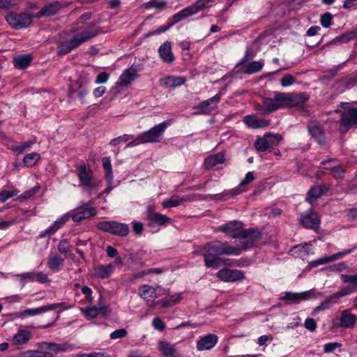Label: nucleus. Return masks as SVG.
<instances>
[{
  "label": "nucleus",
  "mask_w": 357,
  "mask_h": 357,
  "mask_svg": "<svg viewBox=\"0 0 357 357\" xmlns=\"http://www.w3.org/2000/svg\"><path fill=\"white\" fill-rule=\"evenodd\" d=\"M244 123L249 128L259 129L267 128L270 125V120L259 119L254 115H247L243 119Z\"/></svg>",
  "instance_id": "28"
},
{
  "label": "nucleus",
  "mask_w": 357,
  "mask_h": 357,
  "mask_svg": "<svg viewBox=\"0 0 357 357\" xmlns=\"http://www.w3.org/2000/svg\"><path fill=\"white\" fill-rule=\"evenodd\" d=\"M36 142V139L34 137L27 142L22 143V144H20L19 146H15V148L13 149V150L19 153H22L26 149H29Z\"/></svg>",
  "instance_id": "56"
},
{
  "label": "nucleus",
  "mask_w": 357,
  "mask_h": 357,
  "mask_svg": "<svg viewBox=\"0 0 357 357\" xmlns=\"http://www.w3.org/2000/svg\"><path fill=\"white\" fill-rule=\"evenodd\" d=\"M32 60L31 54H20L13 58V63L16 69L24 70L28 68Z\"/></svg>",
  "instance_id": "37"
},
{
  "label": "nucleus",
  "mask_w": 357,
  "mask_h": 357,
  "mask_svg": "<svg viewBox=\"0 0 357 357\" xmlns=\"http://www.w3.org/2000/svg\"><path fill=\"white\" fill-rule=\"evenodd\" d=\"M96 212L94 208L88 204H84L77 207L75 210L70 211L68 214L74 222H79L83 219L89 218L96 215Z\"/></svg>",
  "instance_id": "19"
},
{
  "label": "nucleus",
  "mask_w": 357,
  "mask_h": 357,
  "mask_svg": "<svg viewBox=\"0 0 357 357\" xmlns=\"http://www.w3.org/2000/svg\"><path fill=\"white\" fill-rule=\"evenodd\" d=\"M186 79L182 76H168L160 79V84L166 88H174L185 84Z\"/></svg>",
  "instance_id": "36"
},
{
  "label": "nucleus",
  "mask_w": 357,
  "mask_h": 357,
  "mask_svg": "<svg viewBox=\"0 0 357 357\" xmlns=\"http://www.w3.org/2000/svg\"><path fill=\"white\" fill-rule=\"evenodd\" d=\"M158 348L164 357H181V354L176 348L175 344L169 342L159 341Z\"/></svg>",
  "instance_id": "23"
},
{
  "label": "nucleus",
  "mask_w": 357,
  "mask_h": 357,
  "mask_svg": "<svg viewBox=\"0 0 357 357\" xmlns=\"http://www.w3.org/2000/svg\"><path fill=\"white\" fill-rule=\"evenodd\" d=\"M77 174L79 181V185L85 190L89 191L92 188V170L86 167V165H79L77 167Z\"/></svg>",
  "instance_id": "16"
},
{
  "label": "nucleus",
  "mask_w": 357,
  "mask_h": 357,
  "mask_svg": "<svg viewBox=\"0 0 357 357\" xmlns=\"http://www.w3.org/2000/svg\"><path fill=\"white\" fill-rule=\"evenodd\" d=\"M132 227L134 234L137 236L142 235L144 231V225L141 222L138 221H132Z\"/></svg>",
  "instance_id": "62"
},
{
  "label": "nucleus",
  "mask_w": 357,
  "mask_h": 357,
  "mask_svg": "<svg viewBox=\"0 0 357 357\" xmlns=\"http://www.w3.org/2000/svg\"><path fill=\"white\" fill-rule=\"evenodd\" d=\"M57 248L60 253L67 255L72 252L73 247L68 239H62L59 241Z\"/></svg>",
  "instance_id": "51"
},
{
  "label": "nucleus",
  "mask_w": 357,
  "mask_h": 357,
  "mask_svg": "<svg viewBox=\"0 0 357 357\" xmlns=\"http://www.w3.org/2000/svg\"><path fill=\"white\" fill-rule=\"evenodd\" d=\"M17 357H53V356L50 352L41 350H28L20 353Z\"/></svg>",
  "instance_id": "44"
},
{
  "label": "nucleus",
  "mask_w": 357,
  "mask_h": 357,
  "mask_svg": "<svg viewBox=\"0 0 357 357\" xmlns=\"http://www.w3.org/2000/svg\"><path fill=\"white\" fill-rule=\"evenodd\" d=\"M216 1L217 0H197L192 3V6L197 13L205 8L211 7L215 3Z\"/></svg>",
  "instance_id": "49"
},
{
  "label": "nucleus",
  "mask_w": 357,
  "mask_h": 357,
  "mask_svg": "<svg viewBox=\"0 0 357 357\" xmlns=\"http://www.w3.org/2000/svg\"><path fill=\"white\" fill-rule=\"evenodd\" d=\"M225 162V155L220 152L208 156L204 161L203 167L207 170L212 169L214 167Z\"/></svg>",
  "instance_id": "32"
},
{
  "label": "nucleus",
  "mask_w": 357,
  "mask_h": 357,
  "mask_svg": "<svg viewBox=\"0 0 357 357\" xmlns=\"http://www.w3.org/2000/svg\"><path fill=\"white\" fill-rule=\"evenodd\" d=\"M40 159V155L36 152L26 154L23 158V163L25 167H31L34 166Z\"/></svg>",
  "instance_id": "45"
},
{
  "label": "nucleus",
  "mask_w": 357,
  "mask_h": 357,
  "mask_svg": "<svg viewBox=\"0 0 357 357\" xmlns=\"http://www.w3.org/2000/svg\"><path fill=\"white\" fill-rule=\"evenodd\" d=\"M158 54L161 60L165 63L172 64L175 60L171 43L169 41H165L159 47Z\"/></svg>",
  "instance_id": "26"
},
{
  "label": "nucleus",
  "mask_w": 357,
  "mask_h": 357,
  "mask_svg": "<svg viewBox=\"0 0 357 357\" xmlns=\"http://www.w3.org/2000/svg\"><path fill=\"white\" fill-rule=\"evenodd\" d=\"M352 128H357V107H349L340 115V131L346 133Z\"/></svg>",
  "instance_id": "6"
},
{
  "label": "nucleus",
  "mask_w": 357,
  "mask_h": 357,
  "mask_svg": "<svg viewBox=\"0 0 357 357\" xmlns=\"http://www.w3.org/2000/svg\"><path fill=\"white\" fill-rule=\"evenodd\" d=\"M195 14H197V12L192 4L175 13L171 18H169L170 26H173L183 20Z\"/></svg>",
  "instance_id": "30"
},
{
  "label": "nucleus",
  "mask_w": 357,
  "mask_h": 357,
  "mask_svg": "<svg viewBox=\"0 0 357 357\" xmlns=\"http://www.w3.org/2000/svg\"><path fill=\"white\" fill-rule=\"evenodd\" d=\"M255 176L252 172H249L245 174V176L243 180L240 183L238 188L237 189L231 190L229 193H230L232 196L238 195L242 193L243 192L246 191L247 190L245 188V186L249 183H250L252 181H254Z\"/></svg>",
  "instance_id": "40"
},
{
  "label": "nucleus",
  "mask_w": 357,
  "mask_h": 357,
  "mask_svg": "<svg viewBox=\"0 0 357 357\" xmlns=\"http://www.w3.org/2000/svg\"><path fill=\"white\" fill-rule=\"evenodd\" d=\"M341 280L344 283L351 284V287L357 288V274L356 275H341Z\"/></svg>",
  "instance_id": "57"
},
{
  "label": "nucleus",
  "mask_w": 357,
  "mask_h": 357,
  "mask_svg": "<svg viewBox=\"0 0 357 357\" xmlns=\"http://www.w3.org/2000/svg\"><path fill=\"white\" fill-rule=\"evenodd\" d=\"M326 169L329 170L336 180L342 178L345 173V170L341 165H336L331 168L326 167Z\"/></svg>",
  "instance_id": "54"
},
{
  "label": "nucleus",
  "mask_w": 357,
  "mask_h": 357,
  "mask_svg": "<svg viewBox=\"0 0 357 357\" xmlns=\"http://www.w3.org/2000/svg\"><path fill=\"white\" fill-rule=\"evenodd\" d=\"M243 224L242 222L238 220L229 221L225 224L220 225L218 229V231L224 233L225 234L232 237L233 238H239Z\"/></svg>",
  "instance_id": "18"
},
{
  "label": "nucleus",
  "mask_w": 357,
  "mask_h": 357,
  "mask_svg": "<svg viewBox=\"0 0 357 357\" xmlns=\"http://www.w3.org/2000/svg\"><path fill=\"white\" fill-rule=\"evenodd\" d=\"M64 259L56 252H50L47 262V267L52 271H58L63 266Z\"/></svg>",
  "instance_id": "35"
},
{
  "label": "nucleus",
  "mask_w": 357,
  "mask_h": 357,
  "mask_svg": "<svg viewBox=\"0 0 357 357\" xmlns=\"http://www.w3.org/2000/svg\"><path fill=\"white\" fill-rule=\"evenodd\" d=\"M333 15L331 13L326 12L321 15L320 22L323 27L328 28L332 24Z\"/></svg>",
  "instance_id": "59"
},
{
  "label": "nucleus",
  "mask_w": 357,
  "mask_h": 357,
  "mask_svg": "<svg viewBox=\"0 0 357 357\" xmlns=\"http://www.w3.org/2000/svg\"><path fill=\"white\" fill-rule=\"evenodd\" d=\"M117 254V250L113 248V258L115 257L113 262V266L122 267L123 265V261L126 259H128V260H130L131 261H134V256L132 254H130L128 257L125 256L123 259L121 257H116Z\"/></svg>",
  "instance_id": "52"
},
{
  "label": "nucleus",
  "mask_w": 357,
  "mask_h": 357,
  "mask_svg": "<svg viewBox=\"0 0 357 357\" xmlns=\"http://www.w3.org/2000/svg\"><path fill=\"white\" fill-rule=\"evenodd\" d=\"M31 338V333L25 329L20 328L13 337L11 342L13 345L21 346L26 344Z\"/></svg>",
  "instance_id": "33"
},
{
  "label": "nucleus",
  "mask_w": 357,
  "mask_h": 357,
  "mask_svg": "<svg viewBox=\"0 0 357 357\" xmlns=\"http://www.w3.org/2000/svg\"><path fill=\"white\" fill-rule=\"evenodd\" d=\"M329 188L325 185H317L310 188L308 191L305 200L310 204H313L317 199L324 195Z\"/></svg>",
  "instance_id": "29"
},
{
  "label": "nucleus",
  "mask_w": 357,
  "mask_h": 357,
  "mask_svg": "<svg viewBox=\"0 0 357 357\" xmlns=\"http://www.w3.org/2000/svg\"><path fill=\"white\" fill-rule=\"evenodd\" d=\"M357 291V288L351 286H345L340 291L334 293L324 301H322L319 306L317 307V310H322L329 308L333 304L337 303V301L345 296L349 295L352 293Z\"/></svg>",
  "instance_id": "9"
},
{
  "label": "nucleus",
  "mask_w": 357,
  "mask_h": 357,
  "mask_svg": "<svg viewBox=\"0 0 357 357\" xmlns=\"http://www.w3.org/2000/svg\"><path fill=\"white\" fill-rule=\"evenodd\" d=\"M35 271L26 272L20 274H17L16 277H17L20 281L22 283V285H25L26 281L35 282Z\"/></svg>",
  "instance_id": "55"
},
{
  "label": "nucleus",
  "mask_w": 357,
  "mask_h": 357,
  "mask_svg": "<svg viewBox=\"0 0 357 357\" xmlns=\"http://www.w3.org/2000/svg\"><path fill=\"white\" fill-rule=\"evenodd\" d=\"M283 92L274 91L273 97H264L261 105L256 107V109L263 114H269L278 109H284Z\"/></svg>",
  "instance_id": "5"
},
{
  "label": "nucleus",
  "mask_w": 357,
  "mask_h": 357,
  "mask_svg": "<svg viewBox=\"0 0 357 357\" xmlns=\"http://www.w3.org/2000/svg\"><path fill=\"white\" fill-rule=\"evenodd\" d=\"M296 81V78L291 75H285L281 79H280V84L283 87H287L289 86L292 85Z\"/></svg>",
  "instance_id": "61"
},
{
  "label": "nucleus",
  "mask_w": 357,
  "mask_h": 357,
  "mask_svg": "<svg viewBox=\"0 0 357 357\" xmlns=\"http://www.w3.org/2000/svg\"><path fill=\"white\" fill-rule=\"evenodd\" d=\"M307 130L318 144L323 145L326 142V136L324 128L317 121H310L307 125Z\"/></svg>",
  "instance_id": "20"
},
{
  "label": "nucleus",
  "mask_w": 357,
  "mask_h": 357,
  "mask_svg": "<svg viewBox=\"0 0 357 357\" xmlns=\"http://www.w3.org/2000/svg\"><path fill=\"white\" fill-rule=\"evenodd\" d=\"M98 32L94 28V24H90L85 30L75 35L69 40H66L58 45L57 52L59 54H66L80 44L89 40L97 35Z\"/></svg>",
  "instance_id": "2"
},
{
  "label": "nucleus",
  "mask_w": 357,
  "mask_h": 357,
  "mask_svg": "<svg viewBox=\"0 0 357 357\" xmlns=\"http://www.w3.org/2000/svg\"><path fill=\"white\" fill-rule=\"evenodd\" d=\"M309 294L307 291L301 293L286 292L284 296L281 297V299L288 301L289 303H298L301 301L307 299Z\"/></svg>",
  "instance_id": "38"
},
{
  "label": "nucleus",
  "mask_w": 357,
  "mask_h": 357,
  "mask_svg": "<svg viewBox=\"0 0 357 357\" xmlns=\"http://www.w3.org/2000/svg\"><path fill=\"white\" fill-rule=\"evenodd\" d=\"M264 137L273 151L274 150V147L278 146L282 139V137L280 134H273L271 132H266L264 135Z\"/></svg>",
  "instance_id": "48"
},
{
  "label": "nucleus",
  "mask_w": 357,
  "mask_h": 357,
  "mask_svg": "<svg viewBox=\"0 0 357 357\" xmlns=\"http://www.w3.org/2000/svg\"><path fill=\"white\" fill-rule=\"evenodd\" d=\"M264 63L259 61H255L246 65L243 72L246 74L251 75L256 73L261 70Z\"/></svg>",
  "instance_id": "46"
},
{
  "label": "nucleus",
  "mask_w": 357,
  "mask_h": 357,
  "mask_svg": "<svg viewBox=\"0 0 357 357\" xmlns=\"http://www.w3.org/2000/svg\"><path fill=\"white\" fill-rule=\"evenodd\" d=\"M153 328L160 332L163 331L165 328V322L160 317H155L152 321Z\"/></svg>",
  "instance_id": "63"
},
{
  "label": "nucleus",
  "mask_w": 357,
  "mask_h": 357,
  "mask_svg": "<svg viewBox=\"0 0 357 357\" xmlns=\"http://www.w3.org/2000/svg\"><path fill=\"white\" fill-rule=\"evenodd\" d=\"M138 294L141 298L144 299L149 306H159L160 304H156L157 301L155 299L158 298L155 292V289L149 285L143 284L139 287Z\"/></svg>",
  "instance_id": "21"
},
{
  "label": "nucleus",
  "mask_w": 357,
  "mask_h": 357,
  "mask_svg": "<svg viewBox=\"0 0 357 357\" xmlns=\"http://www.w3.org/2000/svg\"><path fill=\"white\" fill-rule=\"evenodd\" d=\"M254 145L256 150L259 152L271 153L273 151L264 135L262 137H257Z\"/></svg>",
  "instance_id": "42"
},
{
  "label": "nucleus",
  "mask_w": 357,
  "mask_h": 357,
  "mask_svg": "<svg viewBox=\"0 0 357 357\" xmlns=\"http://www.w3.org/2000/svg\"><path fill=\"white\" fill-rule=\"evenodd\" d=\"M68 220L67 215H63L60 218L55 220L49 227L40 232V238H44L46 236L52 235L56 233Z\"/></svg>",
  "instance_id": "31"
},
{
  "label": "nucleus",
  "mask_w": 357,
  "mask_h": 357,
  "mask_svg": "<svg viewBox=\"0 0 357 357\" xmlns=\"http://www.w3.org/2000/svg\"><path fill=\"white\" fill-rule=\"evenodd\" d=\"M5 20L12 29L20 30L26 29L31 25L33 15L28 12L10 11L5 16Z\"/></svg>",
  "instance_id": "4"
},
{
  "label": "nucleus",
  "mask_w": 357,
  "mask_h": 357,
  "mask_svg": "<svg viewBox=\"0 0 357 357\" xmlns=\"http://www.w3.org/2000/svg\"><path fill=\"white\" fill-rule=\"evenodd\" d=\"M102 167L105 172V176L107 181L110 183L112 180V165L109 157H105L102 160Z\"/></svg>",
  "instance_id": "53"
},
{
  "label": "nucleus",
  "mask_w": 357,
  "mask_h": 357,
  "mask_svg": "<svg viewBox=\"0 0 357 357\" xmlns=\"http://www.w3.org/2000/svg\"><path fill=\"white\" fill-rule=\"evenodd\" d=\"M187 201H188V199H186L185 197L175 198L173 197L169 199L164 200L162 202V206L163 208L176 207Z\"/></svg>",
  "instance_id": "47"
},
{
  "label": "nucleus",
  "mask_w": 357,
  "mask_h": 357,
  "mask_svg": "<svg viewBox=\"0 0 357 357\" xmlns=\"http://www.w3.org/2000/svg\"><path fill=\"white\" fill-rule=\"evenodd\" d=\"M35 282L38 283L44 284L50 282L48 276L47 274L43 273V271L36 272L35 275Z\"/></svg>",
  "instance_id": "64"
},
{
  "label": "nucleus",
  "mask_w": 357,
  "mask_h": 357,
  "mask_svg": "<svg viewBox=\"0 0 357 357\" xmlns=\"http://www.w3.org/2000/svg\"><path fill=\"white\" fill-rule=\"evenodd\" d=\"M195 253L204 257V266L206 268H218L225 264V260L220 258V256H238L241 254V249L239 246L231 245L227 241L222 242L215 240L205 243Z\"/></svg>",
  "instance_id": "1"
},
{
  "label": "nucleus",
  "mask_w": 357,
  "mask_h": 357,
  "mask_svg": "<svg viewBox=\"0 0 357 357\" xmlns=\"http://www.w3.org/2000/svg\"><path fill=\"white\" fill-rule=\"evenodd\" d=\"M223 93L220 92L212 98L200 102L193 107L194 114H210L218 108V104L221 100Z\"/></svg>",
  "instance_id": "7"
},
{
  "label": "nucleus",
  "mask_w": 357,
  "mask_h": 357,
  "mask_svg": "<svg viewBox=\"0 0 357 357\" xmlns=\"http://www.w3.org/2000/svg\"><path fill=\"white\" fill-rule=\"evenodd\" d=\"M38 346V348L40 349H47L55 354H58L60 352H66L68 351H72L73 349V345L68 343L56 344L50 342H43L39 343Z\"/></svg>",
  "instance_id": "22"
},
{
  "label": "nucleus",
  "mask_w": 357,
  "mask_h": 357,
  "mask_svg": "<svg viewBox=\"0 0 357 357\" xmlns=\"http://www.w3.org/2000/svg\"><path fill=\"white\" fill-rule=\"evenodd\" d=\"M331 261V259H330L329 256L321 257L316 260L310 261L307 265V268L311 269V268L318 266L319 265L325 264H327Z\"/></svg>",
  "instance_id": "58"
},
{
  "label": "nucleus",
  "mask_w": 357,
  "mask_h": 357,
  "mask_svg": "<svg viewBox=\"0 0 357 357\" xmlns=\"http://www.w3.org/2000/svg\"><path fill=\"white\" fill-rule=\"evenodd\" d=\"M301 222L307 229L317 230L319 228L320 219L316 212L310 211L301 216Z\"/></svg>",
  "instance_id": "25"
},
{
  "label": "nucleus",
  "mask_w": 357,
  "mask_h": 357,
  "mask_svg": "<svg viewBox=\"0 0 357 357\" xmlns=\"http://www.w3.org/2000/svg\"><path fill=\"white\" fill-rule=\"evenodd\" d=\"M130 231L128 225L113 221V235L126 236Z\"/></svg>",
  "instance_id": "43"
},
{
  "label": "nucleus",
  "mask_w": 357,
  "mask_h": 357,
  "mask_svg": "<svg viewBox=\"0 0 357 357\" xmlns=\"http://www.w3.org/2000/svg\"><path fill=\"white\" fill-rule=\"evenodd\" d=\"M167 2L162 0H150L147 3L148 8H154L156 9H163L166 7Z\"/></svg>",
  "instance_id": "60"
},
{
  "label": "nucleus",
  "mask_w": 357,
  "mask_h": 357,
  "mask_svg": "<svg viewBox=\"0 0 357 357\" xmlns=\"http://www.w3.org/2000/svg\"><path fill=\"white\" fill-rule=\"evenodd\" d=\"M59 307H63L61 311L70 308V307L68 306L66 303L48 304L36 308L24 310L19 314L18 317L21 319H24L26 317L36 316L48 311L56 310Z\"/></svg>",
  "instance_id": "8"
},
{
  "label": "nucleus",
  "mask_w": 357,
  "mask_h": 357,
  "mask_svg": "<svg viewBox=\"0 0 357 357\" xmlns=\"http://www.w3.org/2000/svg\"><path fill=\"white\" fill-rule=\"evenodd\" d=\"M181 301V295L179 293L171 296L169 298H166L157 301L156 304H160V308H167L175 305Z\"/></svg>",
  "instance_id": "41"
},
{
  "label": "nucleus",
  "mask_w": 357,
  "mask_h": 357,
  "mask_svg": "<svg viewBox=\"0 0 357 357\" xmlns=\"http://www.w3.org/2000/svg\"><path fill=\"white\" fill-rule=\"evenodd\" d=\"M61 8V4L59 1H54L47 3L41 8L40 11L37 13V17H52L59 13Z\"/></svg>",
  "instance_id": "27"
},
{
  "label": "nucleus",
  "mask_w": 357,
  "mask_h": 357,
  "mask_svg": "<svg viewBox=\"0 0 357 357\" xmlns=\"http://www.w3.org/2000/svg\"><path fill=\"white\" fill-rule=\"evenodd\" d=\"M146 217L149 220V227H154L156 226H164L171 222V219L155 211V207L153 204L147 207Z\"/></svg>",
  "instance_id": "14"
},
{
  "label": "nucleus",
  "mask_w": 357,
  "mask_h": 357,
  "mask_svg": "<svg viewBox=\"0 0 357 357\" xmlns=\"http://www.w3.org/2000/svg\"><path fill=\"white\" fill-rule=\"evenodd\" d=\"M284 109L301 107L309 100L306 93H286L283 92Z\"/></svg>",
  "instance_id": "13"
},
{
  "label": "nucleus",
  "mask_w": 357,
  "mask_h": 357,
  "mask_svg": "<svg viewBox=\"0 0 357 357\" xmlns=\"http://www.w3.org/2000/svg\"><path fill=\"white\" fill-rule=\"evenodd\" d=\"M239 239L242 240L241 248L242 250H245L252 247L257 241L261 238L262 234L257 229H248L241 230Z\"/></svg>",
  "instance_id": "11"
},
{
  "label": "nucleus",
  "mask_w": 357,
  "mask_h": 357,
  "mask_svg": "<svg viewBox=\"0 0 357 357\" xmlns=\"http://www.w3.org/2000/svg\"><path fill=\"white\" fill-rule=\"evenodd\" d=\"M112 272V264L97 265L93 268V275L96 278L105 279L109 276Z\"/></svg>",
  "instance_id": "39"
},
{
  "label": "nucleus",
  "mask_w": 357,
  "mask_h": 357,
  "mask_svg": "<svg viewBox=\"0 0 357 357\" xmlns=\"http://www.w3.org/2000/svg\"><path fill=\"white\" fill-rule=\"evenodd\" d=\"M357 323V316L352 314L349 310H344L339 317L333 320L334 328H353Z\"/></svg>",
  "instance_id": "12"
},
{
  "label": "nucleus",
  "mask_w": 357,
  "mask_h": 357,
  "mask_svg": "<svg viewBox=\"0 0 357 357\" xmlns=\"http://www.w3.org/2000/svg\"><path fill=\"white\" fill-rule=\"evenodd\" d=\"M357 36L356 29L354 31L344 33L340 36H337L333 41L335 43H347L354 40Z\"/></svg>",
  "instance_id": "50"
},
{
  "label": "nucleus",
  "mask_w": 357,
  "mask_h": 357,
  "mask_svg": "<svg viewBox=\"0 0 357 357\" xmlns=\"http://www.w3.org/2000/svg\"><path fill=\"white\" fill-rule=\"evenodd\" d=\"M218 337L215 334H207L197 341V349L198 351L209 350L213 348L217 344Z\"/></svg>",
  "instance_id": "24"
},
{
  "label": "nucleus",
  "mask_w": 357,
  "mask_h": 357,
  "mask_svg": "<svg viewBox=\"0 0 357 357\" xmlns=\"http://www.w3.org/2000/svg\"><path fill=\"white\" fill-rule=\"evenodd\" d=\"M80 312L84 314V316L88 319H92L98 315L105 314L107 308L105 306L96 307H79Z\"/></svg>",
  "instance_id": "34"
},
{
  "label": "nucleus",
  "mask_w": 357,
  "mask_h": 357,
  "mask_svg": "<svg viewBox=\"0 0 357 357\" xmlns=\"http://www.w3.org/2000/svg\"><path fill=\"white\" fill-rule=\"evenodd\" d=\"M357 291V288L351 286H345L340 291L334 293L324 301H322L319 306L317 307V310H322L329 308L333 304L337 303V301L345 296L349 295L352 293Z\"/></svg>",
  "instance_id": "10"
},
{
  "label": "nucleus",
  "mask_w": 357,
  "mask_h": 357,
  "mask_svg": "<svg viewBox=\"0 0 357 357\" xmlns=\"http://www.w3.org/2000/svg\"><path fill=\"white\" fill-rule=\"evenodd\" d=\"M137 77L138 74L136 67L132 66L126 69L116 82L115 89H113V94L119 92L120 88H126Z\"/></svg>",
  "instance_id": "15"
},
{
  "label": "nucleus",
  "mask_w": 357,
  "mask_h": 357,
  "mask_svg": "<svg viewBox=\"0 0 357 357\" xmlns=\"http://www.w3.org/2000/svg\"><path fill=\"white\" fill-rule=\"evenodd\" d=\"M217 277L223 282H234L245 279V274L241 270L224 268L218 271Z\"/></svg>",
  "instance_id": "17"
},
{
  "label": "nucleus",
  "mask_w": 357,
  "mask_h": 357,
  "mask_svg": "<svg viewBox=\"0 0 357 357\" xmlns=\"http://www.w3.org/2000/svg\"><path fill=\"white\" fill-rule=\"evenodd\" d=\"M169 126L167 121L162 122L150 130L143 132L137 135V137L129 142L126 146H132L145 143H155L160 142L164 132Z\"/></svg>",
  "instance_id": "3"
}]
</instances>
